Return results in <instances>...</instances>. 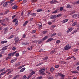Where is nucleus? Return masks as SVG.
Segmentation results:
<instances>
[{"instance_id":"f257e3e1","label":"nucleus","mask_w":79,"mask_h":79,"mask_svg":"<svg viewBox=\"0 0 79 79\" xmlns=\"http://www.w3.org/2000/svg\"><path fill=\"white\" fill-rule=\"evenodd\" d=\"M45 71V68H43L40 70L39 72L40 73V74L44 75V74H45V73H44Z\"/></svg>"},{"instance_id":"f03ea898","label":"nucleus","mask_w":79,"mask_h":79,"mask_svg":"<svg viewBox=\"0 0 79 79\" xmlns=\"http://www.w3.org/2000/svg\"><path fill=\"white\" fill-rule=\"evenodd\" d=\"M71 48V47L69 46V44H67L64 47V49L65 50H69Z\"/></svg>"},{"instance_id":"7ed1b4c3","label":"nucleus","mask_w":79,"mask_h":79,"mask_svg":"<svg viewBox=\"0 0 79 79\" xmlns=\"http://www.w3.org/2000/svg\"><path fill=\"white\" fill-rule=\"evenodd\" d=\"M14 40H15L14 44L15 45H16V44L18 42V41H19V38H18V37H16L15 38Z\"/></svg>"},{"instance_id":"20e7f679","label":"nucleus","mask_w":79,"mask_h":79,"mask_svg":"<svg viewBox=\"0 0 79 79\" xmlns=\"http://www.w3.org/2000/svg\"><path fill=\"white\" fill-rule=\"evenodd\" d=\"M4 34H6L7 32L8 31V29L7 27H6L4 29Z\"/></svg>"},{"instance_id":"39448f33","label":"nucleus","mask_w":79,"mask_h":79,"mask_svg":"<svg viewBox=\"0 0 79 79\" xmlns=\"http://www.w3.org/2000/svg\"><path fill=\"white\" fill-rule=\"evenodd\" d=\"M56 18V15H52L50 17V19H55Z\"/></svg>"},{"instance_id":"423d86ee","label":"nucleus","mask_w":79,"mask_h":79,"mask_svg":"<svg viewBox=\"0 0 79 79\" xmlns=\"http://www.w3.org/2000/svg\"><path fill=\"white\" fill-rule=\"evenodd\" d=\"M54 39H53V38H49L48 39V40L46 41V42L47 43L48 42H50V41H52V40H53Z\"/></svg>"},{"instance_id":"0eeeda50","label":"nucleus","mask_w":79,"mask_h":79,"mask_svg":"<svg viewBox=\"0 0 79 79\" xmlns=\"http://www.w3.org/2000/svg\"><path fill=\"white\" fill-rule=\"evenodd\" d=\"M73 31V28H70L67 31V33H69L70 32H71Z\"/></svg>"},{"instance_id":"6e6552de","label":"nucleus","mask_w":79,"mask_h":79,"mask_svg":"<svg viewBox=\"0 0 79 79\" xmlns=\"http://www.w3.org/2000/svg\"><path fill=\"white\" fill-rule=\"evenodd\" d=\"M56 2L57 1L56 0H52L51 2V3L52 4H55Z\"/></svg>"},{"instance_id":"1a4fd4ad","label":"nucleus","mask_w":79,"mask_h":79,"mask_svg":"<svg viewBox=\"0 0 79 79\" xmlns=\"http://www.w3.org/2000/svg\"><path fill=\"white\" fill-rule=\"evenodd\" d=\"M17 58H15L12 59L10 61L11 63H13L14 62H15L16 60H17Z\"/></svg>"},{"instance_id":"9d476101","label":"nucleus","mask_w":79,"mask_h":79,"mask_svg":"<svg viewBox=\"0 0 79 79\" xmlns=\"http://www.w3.org/2000/svg\"><path fill=\"white\" fill-rule=\"evenodd\" d=\"M67 8H72L73 6L71 5L68 4L67 6Z\"/></svg>"},{"instance_id":"9b49d317","label":"nucleus","mask_w":79,"mask_h":79,"mask_svg":"<svg viewBox=\"0 0 79 79\" xmlns=\"http://www.w3.org/2000/svg\"><path fill=\"white\" fill-rule=\"evenodd\" d=\"M58 11H59L58 9H57L53 11L52 13H57Z\"/></svg>"},{"instance_id":"f8f14e48","label":"nucleus","mask_w":79,"mask_h":79,"mask_svg":"<svg viewBox=\"0 0 79 79\" xmlns=\"http://www.w3.org/2000/svg\"><path fill=\"white\" fill-rule=\"evenodd\" d=\"M18 6L17 5H14L12 7L13 9H15V10H16V9H17V8Z\"/></svg>"},{"instance_id":"ddd939ff","label":"nucleus","mask_w":79,"mask_h":79,"mask_svg":"<svg viewBox=\"0 0 79 79\" xmlns=\"http://www.w3.org/2000/svg\"><path fill=\"white\" fill-rule=\"evenodd\" d=\"M25 69H26V68H23L21 69L20 72H21V73H22V72H24Z\"/></svg>"},{"instance_id":"4468645a","label":"nucleus","mask_w":79,"mask_h":79,"mask_svg":"<svg viewBox=\"0 0 79 79\" xmlns=\"http://www.w3.org/2000/svg\"><path fill=\"white\" fill-rule=\"evenodd\" d=\"M7 5H8V3H7V2H4L3 4V6L4 7H6V6H7Z\"/></svg>"},{"instance_id":"2eb2a0df","label":"nucleus","mask_w":79,"mask_h":79,"mask_svg":"<svg viewBox=\"0 0 79 79\" xmlns=\"http://www.w3.org/2000/svg\"><path fill=\"white\" fill-rule=\"evenodd\" d=\"M53 71H54V68L53 67H51L50 69V72H53Z\"/></svg>"},{"instance_id":"dca6fc26","label":"nucleus","mask_w":79,"mask_h":79,"mask_svg":"<svg viewBox=\"0 0 79 79\" xmlns=\"http://www.w3.org/2000/svg\"><path fill=\"white\" fill-rule=\"evenodd\" d=\"M43 11V9H38L36 10V11L38 12H41V11Z\"/></svg>"},{"instance_id":"f3484780","label":"nucleus","mask_w":79,"mask_h":79,"mask_svg":"<svg viewBox=\"0 0 79 79\" xmlns=\"http://www.w3.org/2000/svg\"><path fill=\"white\" fill-rule=\"evenodd\" d=\"M56 52V50H55V49H53L50 52L51 54H53L54 53H55Z\"/></svg>"},{"instance_id":"a211bd4d","label":"nucleus","mask_w":79,"mask_h":79,"mask_svg":"<svg viewBox=\"0 0 79 79\" xmlns=\"http://www.w3.org/2000/svg\"><path fill=\"white\" fill-rule=\"evenodd\" d=\"M32 16H36V14L35 13H31L30 14Z\"/></svg>"},{"instance_id":"6ab92c4d","label":"nucleus","mask_w":79,"mask_h":79,"mask_svg":"<svg viewBox=\"0 0 79 79\" xmlns=\"http://www.w3.org/2000/svg\"><path fill=\"white\" fill-rule=\"evenodd\" d=\"M68 21V19H65L62 21V23H66Z\"/></svg>"},{"instance_id":"aec40b11","label":"nucleus","mask_w":79,"mask_h":79,"mask_svg":"<svg viewBox=\"0 0 79 79\" xmlns=\"http://www.w3.org/2000/svg\"><path fill=\"white\" fill-rule=\"evenodd\" d=\"M7 42H8L7 41H1V43L2 44H5V43H7Z\"/></svg>"},{"instance_id":"412c9836","label":"nucleus","mask_w":79,"mask_h":79,"mask_svg":"<svg viewBox=\"0 0 79 79\" xmlns=\"http://www.w3.org/2000/svg\"><path fill=\"white\" fill-rule=\"evenodd\" d=\"M77 25V22H75L73 23L72 24L73 26H76Z\"/></svg>"},{"instance_id":"4be33fe9","label":"nucleus","mask_w":79,"mask_h":79,"mask_svg":"<svg viewBox=\"0 0 79 79\" xmlns=\"http://www.w3.org/2000/svg\"><path fill=\"white\" fill-rule=\"evenodd\" d=\"M27 23H28V21H26V22H25L23 24V26H26Z\"/></svg>"},{"instance_id":"5701e85b","label":"nucleus","mask_w":79,"mask_h":79,"mask_svg":"<svg viewBox=\"0 0 79 79\" xmlns=\"http://www.w3.org/2000/svg\"><path fill=\"white\" fill-rule=\"evenodd\" d=\"M64 75L62 74V75L61 76L60 79H64Z\"/></svg>"},{"instance_id":"b1692460","label":"nucleus","mask_w":79,"mask_h":79,"mask_svg":"<svg viewBox=\"0 0 79 79\" xmlns=\"http://www.w3.org/2000/svg\"><path fill=\"white\" fill-rule=\"evenodd\" d=\"M35 73V71H32L31 72L30 74V75H31V76H32V75L34 74Z\"/></svg>"},{"instance_id":"393cba45","label":"nucleus","mask_w":79,"mask_h":79,"mask_svg":"<svg viewBox=\"0 0 79 79\" xmlns=\"http://www.w3.org/2000/svg\"><path fill=\"white\" fill-rule=\"evenodd\" d=\"M29 44V43H23V42H22L21 43V44L22 45H27V44Z\"/></svg>"},{"instance_id":"a878e982","label":"nucleus","mask_w":79,"mask_h":79,"mask_svg":"<svg viewBox=\"0 0 79 79\" xmlns=\"http://www.w3.org/2000/svg\"><path fill=\"white\" fill-rule=\"evenodd\" d=\"M72 73H73L74 74H76L78 73V72L77 70H74L73 71Z\"/></svg>"},{"instance_id":"bb28decb","label":"nucleus","mask_w":79,"mask_h":79,"mask_svg":"<svg viewBox=\"0 0 79 79\" xmlns=\"http://www.w3.org/2000/svg\"><path fill=\"white\" fill-rule=\"evenodd\" d=\"M4 71H5V68L0 70V73H3Z\"/></svg>"},{"instance_id":"cd10ccee","label":"nucleus","mask_w":79,"mask_h":79,"mask_svg":"<svg viewBox=\"0 0 79 79\" xmlns=\"http://www.w3.org/2000/svg\"><path fill=\"white\" fill-rule=\"evenodd\" d=\"M47 38H48V36H46L44 37L43 38L42 40H46V39H47Z\"/></svg>"},{"instance_id":"c85d7f7f","label":"nucleus","mask_w":79,"mask_h":79,"mask_svg":"<svg viewBox=\"0 0 79 79\" xmlns=\"http://www.w3.org/2000/svg\"><path fill=\"white\" fill-rule=\"evenodd\" d=\"M19 65H20V63L19 62L18 63L15 64V66H16L17 67L18 66H19Z\"/></svg>"},{"instance_id":"c756f323","label":"nucleus","mask_w":79,"mask_h":79,"mask_svg":"<svg viewBox=\"0 0 79 79\" xmlns=\"http://www.w3.org/2000/svg\"><path fill=\"white\" fill-rule=\"evenodd\" d=\"M56 33H55L52 34L50 36H51V37H53V36H55V35H56Z\"/></svg>"},{"instance_id":"7c9ffc66","label":"nucleus","mask_w":79,"mask_h":79,"mask_svg":"<svg viewBox=\"0 0 79 79\" xmlns=\"http://www.w3.org/2000/svg\"><path fill=\"white\" fill-rule=\"evenodd\" d=\"M9 11H10V10H7L6 11H5V12L4 13V14L5 15H6L7 13H9Z\"/></svg>"},{"instance_id":"2f4dec72","label":"nucleus","mask_w":79,"mask_h":79,"mask_svg":"<svg viewBox=\"0 0 79 79\" xmlns=\"http://www.w3.org/2000/svg\"><path fill=\"white\" fill-rule=\"evenodd\" d=\"M62 15L61 14H59V15H57V16L56 15V18H58V17H60V16H61Z\"/></svg>"},{"instance_id":"473e14b6","label":"nucleus","mask_w":79,"mask_h":79,"mask_svg":"<svg viewBox=\"0 0 79 79\" xmlns=\"http://www.w3.org/2000/svg\"><path fill=\"white\" fill-rule=\"evenodd\" d=\"M77 14H74L72 16V17L73 18H76V17H77Z\"/></svg>"},{"instance_id":"72a5a7b5","label":"nucleus","mask_w":79,"mask_h":79,"mask_svg":"<svg viewBox=\"0 0 79 79\" xmlns=\"http://www.w3.org/2000/svg\"><path fill=\"white\" fill-rule=\"evenodd\" d=\"M15 24L16 26H17L18 24V20H16L15 22Z\"/></svg>"},{"instance_id":"f704fd0d","label":"nucleus","mask_w":79,"mask_h":79,"mask_svg":"<svg viewBox=\"0 0 79 79\" xmlns=\"http://www.w3.org/2000/svg\"><path fill=\"white\" fill-rule=\"evenodd\" d=\"M72 58V56H69L66 59V60H70V59H71Z\"/></svg>"},{"instance_id":"c9c22d12","label":"nucleus","mask_w":79,"mask_h":79,"mask_svg":"<svg viewBox=\"0 0 79 79\" xmlns=\"http://www.w3.org/2000/svg\"><path fill=\"white\" fill-rule=\"evenodd\" d=\"M63 74L62 73H58L57 74V76H61Z\"/></svg>"},{"instance_id":"e433bc0d","label":"nucleus","mask_w":79,"mask_h":79,"mask_svg":"<svg viewBox=\"0 0 79 79\" xmlns=\"http://www.w3.org/2000/svg\"><path fill=\"white\" fill-rule=\"evenodd\" d=\"M16 52H17V51H15L13 53H12V56H14V55H15L16 53Z\"/></svg>"},{"instance_id":"4c0bfd02","label":"nucleus","mask_w":79,"mask_h":79,"mask_svg":"<svg viewBox=\"0 0 79 79\" xmlns=\"http://www.w3.org/2000/svg\"><path fill=\"white\" fill-rule=\"evenodd\" d=\"M56 44H59L60 43V40H58L56 41Z\"/></svg>"},{"instance_id":"58836bf2","label":"nucleus","mask_w":79,"mask_h":79,"mask_svg":"<svg viewBox=\"0 0 79 79\" xmlns=\"http://www.w3.org/2000/svg\"><path fill=\"white\" fill-rule=\"evenodd\" d=\"M48 56H46L45 57L44 59V60H47L48 59Z\"/></svg>"},{"instance_id":"ea45409f","label":"nucleus","mask_w":79,"mask_h":79,"mask_svg":"<svg viewBox=\"0 0 79 79\" xmlns=\"http://www.w3.org/2000/svg\"><path fill=\"white\" fill-rule=\"evenodd\" d=\"M77 32V30H75L72 33V34H74V33H76V32Z\"/></svg>"},{"instance_id":"a19ab883","label":"nucleus","mask_w":79,"mask_h":79,"mask_svg":"<svg viewBox=\"0 0 79 79\" xmlns=\"http://www.w3.org/2000/svg\"><path fill=\"white\" fill-rule=\"evenodd\" d=\"M6 73V72H5L3 73H1L0 74V75L1 76V75H3L4 74H5Z\"/></svg>"},{"instance_id":"79ce46f5","label":"nucleus","mask_w":79,"mask_h":79,"mask_svg":"<svg viewBox=\"0 0 79 79\" xmlns=\"http://www.w3.org/2000/svg\"><path fill=\"white\" fill-rule=\"evenodd\" d=\"M37 1V0H32L31 1L32 3H35V2H36Z\"/></svg>"},{"instance_id":"37998d69","label":"nucleus","mask_w":79,"mask_h":79,"mask_svg":"<svg viewBox=\"0 0 79 79\" xmlns=\"http://www.w3.org/2000/svg\"><path fill=\"white\" fill-rule=\"evenodd\" d=\"M7 50V48H5V47H4L3 48H2V50H3V51H5V50Z\"/></svg>"},{"instance_id":"c03bdc74","label":"nucleus","mask_w":79,"mask_h":79,"mask_svg":"<svg viewBox=\"0 0 79 79\" xmlns=\"http://www.w3.org/2000/svg\"><path fill=\"white\" fill-rule=\"evenodd\" d=\"M35 32H36V30H33L31 32L32 34H34L35 33Z\"/></svg>"},{"instance_id":"a18cd8bd","label":"nucleus","mask_w":79,"mask_h":79,"mask_svg":"<svg viewBox=\"0 0 79 79\" xmlns=\"http://www.w3.org/2000/svg\"><path fill=\"white\" fill-rule=\"evenodd\" d=\"M13 37H14V36L13 35H12L10 36V37H9V39H11V38H13Z\"/></svg>"},{"instance_id":"49530a36","label":"nucleus","mask_w":79,"mask_h":79,"mask_svg":"<svg viewBox=\"0 0 79 79\" xmlns=\"http://www.w3.org/2000/svg\"><path fill=\"white\" fill-rule=\"evenodd\" d=\"M42 76H40V77H38L36 79H42Z\"/></svg>"},{"instance_id":"de8ad7c7","label":"nucleus","mask_w":79,"mask_h":79,"mask_svg":"<svg viewBox=\"0 0 79 79\" xmlns=\"http://www.w3.org/2000/svg\"><path fill=\"white\" fill-rule=\"evenodd\" d=\"M59 65H56L55 66V68H58V67H59Z\"/></svg>"},{"instance_id":"09e8293b","label":"nucleus","mask_w":79,"mask_h":79,"mask_svg":"<svg viewBox=\"0 0 79 79\" xmlns=\"http://www.w3.org/2000/svg\"><path fill=\"white\" fill-rule=\"evenodd\" d=\"M72 58H73V59L74 60H76V57H74V56H72Z\"/></svg>"},{"instance_id":"8fccbe9b","label":"nucleus","mask_w":79,"mask_h":79,"mask_svg":"<svg viewBox=\"0 0 79 79\" xmlns=\"http://www.w3.org/2000/svg\"><path fill=\"white\" fill-rule=\"evenodd\" d=\"M48 79H53V77H49Z\"/></svg>"},{"instance_id":"3c124183","label":"nucleus","mask_w":79,"mask_h":79,"mask_svg":"<svg viewBox=\"0 0 79 79\" xmlns=\"http://www.w3.org/2000/svg\"><path fill=\"white\" fill-rule=\"evenodd\" d=\"M23 79H27V77H26V75H24L23 77Z\"/></svg>"},{"instance_id":"603ef678","label":"nucleus","mask_w":79,"mask_h":79,"mask_svg":"<svg viewBox=\"0 0 79 79\" xmlns=\"http://www.w3.org/2000/svg\"><path fill=\"white\" fill-rule=\"evenodd\" d=\"M48 24H49V25H51V24H52V23L51 22H48Z\"/></svg>"},{"instance_id":"864d4df0","label":"nucleus","mask_w":79,"mask_h":79,"mask_svg":"<svg viewBox=\"0 0 79 79\" xmlns=\"http://www.w3.org/2000/svg\"><path fill=\"white\" fill-rule=\"evenodd\" d=\"M12 55V53H10L8 54V56H11Z\"/></svg>"},{"instance_id":"5fc2aeb1","label":"nucleus","mask_w":79,"mask_h":79,"mask_svg":"<svg viewBox=\"0 0 79 79\" xmlns=\"http://www.w3.org/2000/svg\"><path fill=\"white\" fill-rule=\"evenodd\" d=\"M63 10V7H60V11H62Z\"/></svg>"},{"instance_id":"6e6d98bb","label":"nucleus","mask_w":79,"mask_h":79,"mask_svg":"<svg viewBox=\"0 0 79 79\" xmlns=\"http://www.w3.org/2000/svg\"><path fill=\"white\" fill-rule=\"evenodd\" d=\"M47 31H43V34H46V33H47Z\"/></svg>"},{"instance_id":"4d7b16f0","label":"nucleus","mask_w":79,"mask_h":79,"mask_svg":"<svg viewBox=\"0 0 79 79\" xmlns=\"http://www.w3.org/2000/svg\"><path fill=\"white\" fill-rule=\"evenodd\" d=\"M16 56L18 57L19 56V53H16L15 54Z\"/></svg>"},{"instance_id":"13d9d810","label":"nucleus","mask_w":79,"mask_h":79,"mask_svg":"<svg viewBox=\"0 0 79 79\" xmlns=\"http://www.w3.org/2000/svg\"><path fill=\"white\" fill-rule=\"evenodd\" d=\"M42 41H40V42H39L38 43V44H39H39H41V43H42Z\"/></svg>"},{"instance_id":"bf43d9fd","label":"nucleus","mask_w":79,"mask_h":79,"mask_svg":"<svg viewBox=\"0 0 79 79\" xmlns=\"http://www.w3.org/2000/svg\"><path fill=\"white\" fill-rule=\"evenodd\" d=\"M78 50L77 49H75V52H78Z\"/></svg>"},{"instance_id":"052dcab7","label":"nucleus","mask_w":79,"mask_h":79,"mask_svg":"<svg viewBox=\"0 0 79 79\" xmlns=\"http://www.w3.org/2000/svg\"><path fill=\"white\" fill-rule=\"evenodd\" d=\"M14 77L16 79L17 78H18V77H19V75H17Z\"/></svg>"},{"instance_id":"680f3d73","label":"nucleus","mask_w":79,"mask_h":79,"mask_svg":"<svg viewBox=\"0 0 79 79\" xmlns=\"http://www.w3.org/2000/svg\"><path fill=\"white\" fill-rule=\"evenodd\" d=\"M23 38H25L26 37V34H24L23 35Z\"/></svg>"},{"instance_id":"e2e57ef3","label":"nucleus","mask_w":79,"mask_h":79,"mask_svg":"<svg viewBox=\"0 0 79 79\" xmlns=\"http://www.w3.org/2000/svg\"><path fill=\"white\" fill-rule=\"evenodd\" d=\"M39 29H41V28H42V25H39Z\"/></svg>"},{"instance_id":"0e129e2a","label":"nucleus","mask_w":79,"mask_h":79,"mask_svg":"<svg viewBox=\"0 0 79 79\" xmlns=\"http://www.w3.org/2000/svg\"><path fill=\"white\" fill-rule=\"evenodd\" d=\"M13 50H16V48L15 47H13L12 48Z\"/></svg>"},{"instance_id":"69168bd1","label":"nucleus","mask_w":79,"mask_h":79,"mask_svg":"<svg viewBox=\"0 0 79 79\" xmlns=\"http://www.w3.org/2000/svg\"><path fill=\"white\" fill-rule=\"evenodd\" d=\"M5 20L7 21H8V19L7 18H6L5 19Z\"/></svg>"},{"instance_id":"338daca9","label":"nucleus","mask_w":79,"mask_h":79,"mask_svg":"<svg viewBox=\"0 0 79 79\" xmlns=\"http://www.w3.org/2000/svg\"><path fill=\"white\" fill-rule=\"evenodd\" d=\"M77 69L78 71H79V66H78L77 67Z\"/></svg>"},{"instance_id":"774afa93","label":"nucleus","mask_w":79,"mask_h":79,"mask_svg":"<svg viewBox=\"0 0 79 79\" xmlns=\"http://www.w3.org/2000/svg\"><path fill=\"white\" fill-rule=\"evenodd\" d=\"M76 65L77 66H79V61L77 63H76Z\"/></svg>"}]
</instances>
